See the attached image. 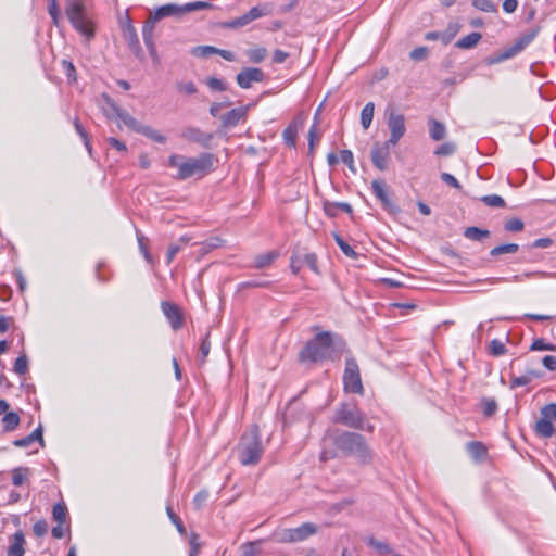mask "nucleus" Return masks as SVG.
I'll use <instances>...</instances> for the list:
<instances>
[{
  "mask_svg": "<svg viewBox=\"0 0 556 556\" xmlns=\"http://www.w3.org/2000/svg\"><path fill=\"white\" fill-rule=\"evenodd\" d=\"M441 179L447 184L448 186L455 188V189H460V184L458 182V180L451 174L448 173H442L441 174Z\"/></svg>",
  "mask_w": 556,
  "mask_h": 556,
  "instance_id": "052dcab7",
  "label": "nucleus"
},
{
  "mask_svg": "<svg viewBox=\"0 0 556 556\" xmlns=\"http://www.w3.org/2000/svg\"><path fill=\"white\" fill-rule=\"evenodd\" d=\"M210 350H211V343L208 341V334H207L206 338L203 339V341L201 342V345H200V357H199V359H200L201 363L205 362V358L208 355Z\"/></svg>",
  "mask_w": 556,
  "mask_h": 556,
  "instance_id": "8fccbe9b",
  "label": "nucleus"
},
{
  "mask_svg": "<svg viewBox=\"0 0 556 556\" xmlns=\"http://www.w3.org/2000/svg\"><path fill=\"white\" fill-rule=\"evenodd\" d=\"M467 452L472 459L477 462L484 460L488 456V450L483 443L478 441L468 442L466 445Z\"/></svg>",
  "mask_w": 556,
  "mask_h": 556,
  "instance_id": "dca6fc26",
  "label": "nucleus"
},
{
  "mask_svg": "<svg viewBox=\"0 0 556 556\" xmlns=\"http://www.w3.org/2000/svg\"><path fill=\"white\" fill-rule=\"evenodd\" d=\"M74 125H75L76 131L78 132L80 138L84 140V143H85L88 152L91 153V146H90L87 134L84 130L83 126L79 124V122L77 119L74 122Z\"/></svg>",
  "mask_w": 556,
  "mask_h": 556,
  "instance_id": "864d4df0",
  "label": "nucleus"
},
{
  "mask_svg": "<svg viewBox=\"0 0 556 556\" xmlns=\"http://www.w3.org/2000/svg\"><path fill=\"white\" fill-rule=\"evenodd\" d=\"M333 342L334 338L331 332H318L300 352V359L302 362H318L326 358L330 353Z\"/></svg>",
  "mask_w": 556,
  "mask_h": 556,
  "instance_id": "20e7f679",
  "label": "nucleus"
},
{
  "mask_svg": "<svg viewBox=\"0 0 556 556\" xmlns=\"http://www.w3.org/2000/svg\"><path fill=\"white\" fill-rule=\"evenodd\" d=\"M473 7L482 12H495L496 5L490 0H473Z\"/></svg>",
  "mask_w": 556,
  "mask_h": 556,
  "instance_id": "4c0bfd02",
  "label": "nucleus"
},
{
  "mask_svg": "<svg viewBox=\"0 0 556 556\" xmlns=\"http://www.w3.org/2000/svg\"><path fill=\"white\" fill-rule=\"evenodd\" d=\"M182 13H184L182 5L169 3V4H165V5H162L159 9H156V11L152 15V17L154 18V21L157 22L159 20L164 18L166 16L179 15Z\"/></svg>",
  "mask_w": 556,
  "mask_h": 556,
  "instance_id": "f3484780",
  "label": "nucleus"
},
{
  "mask_svg": "<svg viewBox=\"0 0 556 556\" xmlns=\"http://www.w3.org/2000/svg\"><path fill=\"white\" fill-rule=\"evenodd\" d=\"M343 383L346 392L362 394L364 391L358 365L355 359L350 357L345 361Z\"/></svg>",
  "mask_w": 556,
  "mask_h": 556,
  "instance_id": "1a4fd4ad",
  "label": "nucleus"
},
{
  "mask_svg": "<svg viewBox=\"0 0 556 556\" xmlns=\"http://www.w3.org/2000/svg\"><path fill=\"white\" fill-rule=\"evenodd\" d=\"M410 59L414 60V61H422L427 58L428 55V49L425 48V47H419V48H416L414 49L412 52H410Z\"/></svg>",
  "mask_w": 556,
  "mask_h": 556,
  "instance_id": "603ef678",
  "label": "nucleus"
},
{
  "mask_svg": "<svg viewBox=\"0 0 556 556\" xmlns=\"http://www.w3.org/2000/svg\"><path fill=\"white\" fill-rule=\"evenodd\" d=\"M336 421L357 430L374 431V426L366 420L364 414L356 407H351L348 404H343L337 412Z\"/></svg>",
  "mask_w": 556,
  "mask_h": 556,
  "instance_id": "423d86ee",
  "label": "nucleus"
},
{
  "mask_svg": "<svg viewBox=\"0 0 556 556\" xmlns=\"http://www.w3.org/2000/svg\"><path fill=\"white\" fill-rule=\"evenodd\" d=\"M277 257L278 253L274 251L260 254L254 260V267L258 269L265 268L269 266Z\"/></svg>",
  "mask_w": 556,
  "mask_h": 556,
  "instance_id": "393cba45",
  "label": "nucleus"
},
{
  "mask_svg": "<svg viewBox=\"0 0 556 556\" xmlns=\"http://www.w3.org/2000/svg\"><path fill=\"white\" fill-rule=\"evenodd\" d=\"M249 23H251L248 14H243L242 16L231 21L228 23V26L229 27H232V28H238V27H242V26H245L248 25Z\"/></svg>",
  "mask_w": 556,
  "mask_h": 556,
  "instance_id": "13d9d810",
  "label": "nucleus"
},
{
  "mask_svg": "<svg viewBox=\"0 0 556 556\" xmlns=\"http://www.w3.org/2000/svg\"><path fill=\"white\" fill-rule=\"evenodd\" d=\"M480 39H481V34H479V33H470L469 35L460 38L456 42V47L459 48V49H471V48H473L475 46L478 45Z\"/></svg>",
  "mask_w": 556,
  "mask_h": 556,
  "instance_id": "b1692460",
  "label": "nucleus"
},
{
  "mask_svg": "<svg viewBox=\"0 0 556 556\" xmlns=\"http://www.w3.org/2000/svg\"><path fill=\"white\" fill-rule=\"evenodd\" d=\"M429 134L433 140H435V141L442 140V139H444V137L446 135L445 126L435 119H430L429 121Z\"/></svg>",
  "mask_w": 556,
  "mask_h": 556,
  "instance_id": "412c9836",
  "label": "nucleus"
},
{
  "mask_svg": "<svg viewBox=\"0 0 556 556\" xmlns=\"http://www.w3.org/2000/svg\"><path fill=\"white\" fill-rule=\"evenodd\" d=\"M534 430L542 438H551L555 432L552 421L543 417L535 422Z\"/></svg>",
  "mask_w": 556,
  "mask_h": 556,
  "instance_id": "a211bd4d",
  "label": "nucleus"
},
{
  "mask_svg": "<svg viewBox=\"0 0 556 556\" xmlns=\"http://www.w3.org/2000/svg\"><path fill=\"white\" fill-rule=\"evenodd\" d=\"M124 37L128 41V45H129L130 49L136 54H139L141 49H140L139 39L137 37V34H136V30H135L134 26L128 25L124 29Z\"/></svg>",
  "mask_w": 556,
  "mask_h": 556,
  "instance_id": "aec40b11",
  "label": "nucleus"
},
{
  "mask_svg": "<svg viewBox=\"0 0 556 556\" xmlns=\"http://www.w3.org/2000/svg\"><path fill=\"white\" fill-rule=\"evenodd\" d=\"M303 266L302 256L293 254L290 261V267L293 274H298Z\"/></svg>",
  "mask_w": 556,
  "mask_h": 556,
  "instance_id": "6e6d98bb",
  "label": "nucleus"
},
{
  "mask_svg": "<svg viewBox=\"0 0 556 556\" xmlns=\"http://www.w3.org/2000/svg\"><path fill=\"white\" fill-rule=\"evenodd\" d=\"M2 422L4 426V431H13L20 425V416L17 413L14 412L5 413V415L2 418Z\"/></svg>",
  "mask_w": 556,
  "mask_h": 556,
  "instance_id": "cd10ccee",
  "label": "nucleus"
},
{
  "mask_svg": "<svg viewBox=\"0 0 556 556\" xmlns=\"http://www.w3.org/2000/svg\"><path fill=\"white\" fill-rule=\"evenodd\" d=\"M318 527L312 522H305L298 528L281 529L274 533V536L279 543H295L302 542L307 538L316 534Z\"/></svg>",
  "mask_w": 556,
  "mask_h": 556,
  "instance_id": "0eeeda50",
  "label": "nucleus"
},
{
  "mask_svg": "<svg viewBox=\"0 0 556 556\" xmlns=\"http://www.w3.org/2000/svg\"><path fill=\"white\" fill-rule=\"evenodd\" d=\"M534 35H527L516 41L514 45L516 49L521 52L532 40Z\"/></svg>",
  "mask_w": 556,
  "mask_h": 556,
  "instance_id": "e2e57ef3",
  "label": "nucleus"
},
{
  "mask_svg": "<svg viewBox=\"0 0 556 556\" xmlns=\"http://www.w3.org/2000/svg\"><path fill=\"white\" fill-rule=\"evenodd\" d=\"M460 26L458 23H450L444 31H429L425 35L427 40H440L442 43L447 45L459 31Z\"/></svg>",
  "mask_w": 556,
  "mask_h": 556,
  "instance_id": "ddd939ff",
  "label": "nucleus"
},
{
  "mask_svg": "<svg viewBox=\"0 0 556 556\" xmlns=\"http://www.w3.org/2000/svg\"><path fill=\"white\" fill-rule=\"evenodd\" d=\"M341 161L346 164L351 170L355 172L353 153L350 150H342L340 152Z\"/></svg>",
  "mask_w": 556,
  "mask_h": 556,
  "instance_id": "09e8293b",
  "label": "nucleus"
},
{
  "mask_svg": "<svg viewBox=\"0 0 556 556\" xmlns=\"http://www.w3.org/2000/svg\"><path fill=\"white\" fill-rule=\"evenodd\" d=\"M264 448L261 442L260 430L253 426L248 432L241 437L238 445V456L240 463L244 466L255 465L260 462Z\"/></svg>",
  "mask_w": 556,
  "mask_h": 556,
  "instance_id": "7ed1b4c3",
  "label": "nucleus"
},
{
  "mask_svg": "<svg viewBox=\"0 0 556 556\" xmlns=\"http://www.w3.org/2000/svg\"><path fill=\"white\" fill-rule=\"evenodd\" d=\"M464 236L472 241H482L490 237V231L472 226L465 229Z\"/></svg>",
  "mask_w": 556,
  "mask_h": 556,
  "instance_id": "4be33fe9",
  "label": "nucleus"
},
{
  "mask_svg": "<svg viewBox=\"0 0 556 556\" xmlns=\"http://www.w3.org/2000/svg\"><path fill=\"white\" fill-rule=\"evenodd\" d=\"M139 134L148 137L152 141L157 142V143H165V141H166L165 136H163L161 132H159L157 130H155L152 127L147 126V125H143V127L141 128Z\"/></svg>",
  "mask_w": 556,
  "mask_h": 556,
  "instance_id": "c756f323",
  "label": "nucleus"
},
{
  "mask_svg": "<svg viewBox=\"0 0 556 556\" xmlns=\"http://www.w3.org/2000/svg\"><path fill=\"white\" fill-rule=\"evenodd\" d=\"M269 13V10H268V7L267 5H264L263 8L261 7H253L249 12H247L250 21H254L256 18H260L266 14Z\"/></svg>",
  "mask_w": 556,
  "mask_h": 556,
  "instance_id": "a19ab883",
  "label": "nucleus"
},
{
  "mask_svg": "<svg viewBox=\"0 0 556 556\" xmlns=\"http://www.w3.org/2000/svg\"><path fill=\"white\" fill-rule=\"evenodd\" d=\"M178 89L188 94H193L197 92V87L192 81L179 84Z\"/></svg>",
  "mask_w": 556,
  "mask_h": 556,
  "instance_id": "338daca9",
  "label": "nucleus"
},
{
  "mask_svg": "<svg viewBox=\"0 0 556 556\" xmlns=\"http://www.w3.org/2000/svg\"><path fill=\"white\" fill-rule=\"evenodd\" d=\"M208 498V492L207 491H200L197 493V495L193 498V503L197 508H201Z\"/></svg>",
  "mask_w": 556,
  "mask_h": 556,
  "instance_id": "bf43d9fd",
  "label": "nucleus"
},
{
  "mask_svg": "<svg viewBox=\"0 0 556 556\" xmlns=\"http://www.w3.org/2000/svg\"><path fill=\"white\" fill-rule=\"evenodd\" d=\"M456 147L454 143H451V142H446V143H443L441 144L435 151H434V154L437 155H443V156H446V155H451L454 153Z\"/></svg>",
  "mask_w": 556,
  "mask_h": 556,
  "instance_id": "de8ad7c7",
  "label": "nucleus"
},
{
  "mask_svg": "<svg viewBox=\"0 0 556 556\" xmlns=\"http://www.w3.org/2000/svg\"><path fill=\"white\" fill-rule=\"evenodd\" d=\"M298 127L299 124L296 121H293L285 130H283V140L285 142L293 147L295 144L296 136H298Z\"/></svg>",
  "mask_w": 556,
  "mask_h": 556,
  "instance_id": "bb28decb",
  "label": "nucleus"
},
{
  "mask_svg": "<svg viewBox=\"0 0 556 556\" xmlns=\"http://www.w3.org/2000/svg\"><path fill=\"white\" fill-rule=\"evenodd\" d=\"M85 0H71L66 3L65 14L72 26L86 38L93 36L91 22L85 16Z\"/></svg>",
  "mask_w": 556,
  "mask_h": 556,
  "instance_id": "39448f33",
  "label": "nucleus"
},
{
  "mask_svg": "<svg viewBox=\"0 0 556 556\" xmlns=\"http://www.w3.org/2000/svg\"><path fill=\"white\" fill-rule=\"evenodd\" d=\"M243 116L242 109H233L223 116V123L225 126H236Z\"/></svg>",
  "mask_w": 556,
  "mask_h": 556,
  "instance_id": "a878e982",
  "label": "nucleus"
},
{
  "mask_svg": "<svg viewBox=\"0 0 556 556\" xmlns=\"http://www.w3.org/2000/svg\"><path fill=\"white\" fill-rule=\"evenodd\" d=\"M288 56H289V53H287V52H285L282 50L277 49V50L274 51L273 62L277 63V64H281V63H283L287 60Z\"/></svg>",
  "mask_w": 556,
  "mask_h": 556,
  "instance_id": "774afa93",
  "label": "nucleus"
},
{
  "mask_svg": "<svg viewBox=\"0 0 556 556\" xmlns=\"http://www.w3.org/2000/svg\"><path fill=\"white\" fill-rule=\"evenodd\" d=\"M263 79V71L254 67L244 68L237 75V83L243 89H248L252 86L253 83H260Z\"/></svg>",
  "mask_w": 556,
  "mask_h": 556,
  "instance_id": "f8f14e48",
  "label": "nucleus"
},
{
  "mask_svg": "<svg viewBox=\"0 0 556 556\" xmlns=\"http://www.w3.org/2000/svg\"><path fill=\"white\" fill-rule=\"evenodd\" d=\"M523 222L519 218H511L509 220H507L504 225V228L507 230V231H513V232H517V231H521L523 229Z\"/></svg>",
  "mask_w": 556,
  "mask_h": 556,
  "instance_id": "c03bdc74",
  "label": "nucleus"
},
{
  "mask_svg": "<svg viewBox=\"0 0 556 556\" xmlns=\"http://www.w3.org/2000/svg\"><path fill=\"white\" fill-rule=\"evenodd\" d=\"M542 363H543L544 367H546L548 370H552V371L556 370V356L546 355L543 357Z\"/></svg>",
  "mask_w": 556,
  "mask_h": 556,
  "instance_id": "69168bd1",
  "label": "nucleus"
},
{
  "mask_svg": "<svg viewBox=\"0 0 556 556\" xmlns=\"http://www.w3.org/2000/svg\"><path fill=\"white\" fill-rule=\"evenodd\" d=\"M375 113L374 102H368L361 112V124L364 129H368L372 123Z\"/></svg>",
  "mask_w": 556,
  "mask_h": 556,
  "instance_id": "5701e85b",
  "label": "nucleus"
},
{
  "mask_svg": "<svg viewBox=\"0 0 556 556\" xmlns=\"http://www.w3.org/2000/svg\"><path fill=\"white\" fill-rule=\"evenodd\" d=\"M497 409V404L494 400L483 401V413L485 416H492Z\"/></svg>",
  "mask_w": 556,
  "mask_h": 556,
  "instance_id": "5fc2aeb1",
  "label": "nucleus"
},
{
  "mask_svg": "<svg viewBox=\"0 0 556 556\" xmlns=\"http://www.w3.org/2000/svg\"><path fill=\"white\" fill-rule=\"evenodd\" d=\"M156 21L152 16L146 22L142 28V37L143 41L148 49L153 50V31H154V25Z\"/></svg>",
  "mask_w": 556,
  "mask_h": 556,
  "instance_id": "6ab92c4d",
  "label": "nucleus"
},
{
  "mask_svg": "<svg viewBox=\"0 0 556 556\" xmlns=\"http://www.w3.org/2000/svg\"><path fill=\"white\" fill-rule=\"evenodd\" d=\"M481 201L485 205L491 206V207H504L505 206L504 199L497 194L484 195L481 198Z\"/></svg>",
  "mask_w": 556,
  "mask_h": 556,
  "instance_id": "72a5a7b5",
  "label": "nucleus"
},
{
  "mask_svg": "<svg viewBox=\"0 0 556 556\" xmlns=\"http://www.w3.org/2000/svg\"><path fill=\"white\" fill-rule=\"evenodd\" d=\"M211 4L204 1H195V2H189L182 5L184 13L197 11V10H204L210 8Z\"/></svg>",
  "mask_w": 556,
  "mask_h": 556,
  "instance_id": "a18cd8bd",
  "label": "nucleus"
},
{
  "mask_svg": "<svg viewBox=\"0 0 556 556\" xmlns=\"http://www.w3.org/2000/svg\"><path fill=\"white\" fill-rule=\"evenodd\" d=\"M173 329H179L184 324V315H167Z\"/></svg>",
  "mask_w": 556,
  "mask_h": 556,
  "instance_id": "0e129e2a",
  "label": "nucleus"
},
{
  "mask_svg": "<svg viewBox=\"0 0 556 556\" xmlns=\"http://www.w3.org/2000/svg\"><path fill=\"white\" fill-rule=\"evenodd\" d=\"M390 146L389 142H384L382 146L375 144L371 150V162L380 170H386L390 157Z\"/></svg>",
  "mask_w": 556,
  "mask_h": 556,
  "instance_id": "9b49d317",
  "label": "nucleus"
},
{
  "mask_svg": "<svg viewBox=\"0 0 556 556\" xmlns=\"http://www.w3.org/2000/svg\"><path fill=\"white\" fill-rule=\"evenodd\" d=\"M33 531H34L35 535H37V536L45 535L48 531L47 522L45 520L37 521L33 527Z\"/></svg>",
  "mask_w": 556,
  "mask_h": 556,
  "instance_id": "4d7b16f0",
  "label": "nucleus"
},
{
  "mask_svg": "<svg viewBox=\"0 0 556 556\" xmlns=\"http://www.w3.org/2000/svg\"><path fill=\"white\" fill-rule=\"evenodd\" d=\"M371 189L372 193L381 202L383 207L390 210L392 207V202L389 197L386 184L380 180H374L371 182Z\"/></svg>",
  "mask_w": 556,
  "mask_h": 556,
  "instance_id": "4468645a",
  "label": "nucleus"
},
{
  "mask_svg": "<svg viewBox=\"0 0 556 556\" xmlns=\"http://www.w3.org/2000/svg\"><path fill=\"white\" fill-rule=\"evenodd\" d=\"M28 368V361L25 355H21L14 363V371L18 375H24Z\"/></svg>",
  "mask_w": 556,
  "mask_h": 556,
  "instance_id": "37998d69",
  "label": "nucleus"
},
{
  "mask_svg": "<svg viewBox=\"0 0 556 556\" xmlns=\"http://www.w3.org/2000/svg\"><path fill=\"white\" fill-rule=\"evenodd\" d=\"M206 84L212 90L224 91L226 89L223 80L215 77L208 78Z\"/></svg>",
  "mask_w": 556,
  "mask_h": 556,
  "instance_id": "680f3d73",
  "label": "nucleus"
},
{
  "mask_svg": "<svg viewBox=\"0 0 556 556\" xmlns=\"http://www.w3.org/2000/svg\"><path fill=\"white\" fill-rule=\"evenodd\" d=\"M104 99L109 105H111L112 111L116 114V117L129 129L140 132L143 124L132 117L127 111L121 109L113 99L109 96L104 94Z\"/></svg>",
  "mask_w": 556,
  "mask_h": 556,
  "instance_id": "9d476101",
  "label": "nucleus"
},
{
  "mask_svg": "<svg viewBox=\"0 0 556 556\" xmlns=\"http://www.w3.org/2000/svg\"><path fill=\"white\" fill-rule=\"evenodd\" d=\"M519 249V245L516 243H508L495 247L491 250L490 254L492 256H500L502 254H513L516 253Z\"/></svg>",
  "mask_w": 556,
  "mask_h": 556,
  "instance_id": "7c9ffc66",
  "label": "nucleus"
},
{
  "mask_svg": "<svg viewBox=\"0 0 556 556\" xmlns=\"http://www.w3.org/2000/svg\"><path fill=\"white\" fill-rule=\"evenodd\" d=\"M25 538L22 531H17L13 535L12 543L8 548L7 556H24L25 554Z\"/></svg>",
  "mask_w": 556,
  "mask_h": 556,
  "instance_id": "2eb2a0df",
  "label": "nucleus"
},
{
  "mask_svg": "<svg viewBox=\"0 0 556 556\" xmlns=\"http://www.w3.org/2000/svg\"><path fill=\"white\" fill-rule=\"evenodd\" d=\"M303 265H306L314 273L318 274L317 256L315 253H306L302 256Z\"/></svg>",
  "mask_w": 556,
  "mask_h": 556,
  "instance_id": "ea45409f",
  "label": "nucleus"
},
{
  "mask_svg": "<svg viewBox=\"0 0 556 556\" xmlns=\"http://www.w3.org/2000/svg\"><path fill=\"white\" fill-rule=\"evenodd\" d=\"M541 415L543 418L548 419L551 421L556 420V403L545 405L541 409Z\"/></svg>",
  "mask_w": 556,
  "mask_h": 556,
  "instance_id": "49530a36",
  "label": "nucleus"
},
{
  "mask_svg": "<svg viewBox=\"0 0 556 556\" xmlns=\"http://www.w3.org/2000/svg\"><path fill=\"white\" fill-rule=\"evenodd\" d=\"M168 164L178 169L176 178L185 180L193 176H204L213 168L214 157L210 153H203L198 157H186L176 154L169 157Z\"/></svg>",
  "mask_w": 556,
  "mask_h": 556,
  "instance_id": "f03ea898",
  "label": "nucleus"
},
{
  "mask_svg": "<svg viewBox=\"0 0 556 556\" xmlns=\"http://www.w3.org/2000/svg\"><path fill=\"white\" fill-rule=\"evenodd\" d=\"M531 351H554L555 346L551 343L545 342L543 339H535L531 346Z\"/></svg>",
  "mask_w": 556,
  "mask_h": 556,
  "instance_id": "79ce46f5",
  "label": "nucleus"
},
{
  "mask_svg": "<svg viewBox=\"0 0 556 556\" xmlns=\"http://www.w3.org/2000/svg\"><path fill=\"white\" fill-rule=\"evenodd\" d=\"M216 49L213 46H198L192 49V54L198 58H206L211 54H216Z\"/></svg>",
  "mask_w": 556,
  "mask_h": 556,
  "instance_id": "c9c22d12",
  "label": "nucleus"
},
{
  "mask_svg": "<svg viewBox=\"0 0 556 556\" xmlns=\"http://www.w3.org/2000/svg\"><path fill=\"white\" fill-rule=\"evenodd\" d=\"M67 515V508L64 504L58 503L53 506L52 516L58 523H64Z\"/></svg>",
  "mask_w": 556,
  "mask_h": 556,
  "instance_id": "2f4dec72",
  "label": "nucleus"
},
{
  "mask_svg": "<svg viewBox=\"0 0 556 556\" xmlns=\"http://www.w3.org/2000/svg\"><path fill=\"white\" fill-rule=\"evenodd\" d=\"M518 53H520V52L516 49L515 45H513L511 47L505 49L501 54H498L492 61V63L503 62L505 60L511 59L515 55H517Z\"/></svg>",
  "mask_w": 556,
  "mask_h": 556,
  "instance_id": "58836bf2",
  "label": "nucleus"
},
{
  "mask_svg": "<svg viewBox=\"0 0 556 556\" xmlns=\"http://www.w3.org/2000/svg\"><path fill=\"white\" fill-rule=\"evenodd\" d=\"M387 126L390 130V138L387 142L396 146L406 131L405 117L396 112L392 106H388L384 112Z\"/></svg>",
  "mask_w": 556,
  "mask_h": 556,
  "instance_id": "6e6552de",
  "label": "nucleus"
},
{
  "mask_svg": "<svg viewBox=\"0 0 556 556\" xmlns=\"http://www.w3.org/2000/svg\"><path fill=\"white\" fill-rule=\"evenodd\" d=\"M247 54H248L250 61H252L254 63H260L267 55V50L265 48H262V47L253 48V49H249L247 51Z\"/></svg>",
  "mask_w": 556,
  "mask_h": 556,
  "instance_id": "473e14b6",
  "label": "nucleus"
},
{
  "mask_svg": "<svg viewBox=\"0 0 556 556\" xmlns=\"http://www.w3.org/2000/svg\"><path fill=\"white\" fill-rule=\"evenodd\" d=\"M533 379V375H522L519 377H514L511 380L513 387H523L529 384Z\"/></svg>",
  "mask_w": 556,
  "mask_h": 556,
  "instance_id": "3c124183",
  "label": "nucleus"
},
{
  "mask_svg": "<svg viewBox=\"0 0 556 556\" xmlns=\"http://www.w3.org/2000/svg\"><path fill=\"white\" fill-rule=\"evenodd\" d=\"M333 237L337 244L346 256L352 258L356 257V252L338 233H334Z\"/></svg>",
  "mask_w": 556,
  "mask_h": 556,
  "instance_id": "e433bc0d",
  "label": "nucleus"
},
{
  "mask_svg": "<svg viewBox=\"0 0 556 556\" xmlns=\"http://www.w3.org/2000/svg\"><path fill=\"white\" fill-rule=\"evenodd\" d=\"M333 444L343 454L355 457L359 464L368 465L372 462L374 453L359 433L350 431L338 433Z\"/></svg>",
  "mask_w": 556,
  "mask_h": 556,
  "instance_id": "f257e3e1",
  "label": "nucleus"
},
{
  "mask_svg": "<svg viewBox=\"0 0 556 556\" xmlns=\"http://www.w3.org/2000/svg\"><path fill=\"white\" fill-rule=\"evenodd\" d=\"M29 476V468L16 467L12 470V482L14 485H22Z\"/></svg>",
  "mask_w": 556,
  "mask_h": 556,
  "instance_id": "c85d7f7f",
  "label": "nucleus"
},
{
  "mask_svg": "<svg viewBox=\"0 0 556 556\" xmlns=\"http://www.w3.org/2000/svg\"><path fill=\"white\" fill-rule=\"evenodd\" d=\"M506 352V348H505V344L497 340V339H494L490 342L489 344V353L493 356H501L503 354H505Z\"/></svg>",
  "mask_w": 556,
  "mask_h": 556,
  "instance_id": "f704fd0d",
  "label": "nucleus"
}]
</instances>
